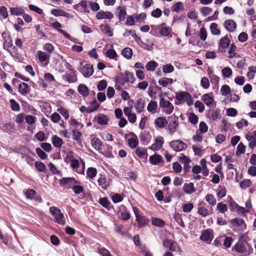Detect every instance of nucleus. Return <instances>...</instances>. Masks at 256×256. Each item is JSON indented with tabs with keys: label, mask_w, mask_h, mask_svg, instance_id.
<instances>
[{
	"label": "nucleus",
	"mask_w": 256,
	"mask_h": 256,
	"mask_svg": "<svg viewBox=\"0 0 256 256\" xmlns=\"http://www.w3.org/2000/svg\"><path fill=\"white\" fill-rule=\"evenodd\" d=\"M149 160L150 162L153 165H156L162 162H163L162 156L160 155L156 154H155L153 156H150Z\"/></svg>",
	"instance_id": "obj_22"
},
{
	"label": "nucleus",
	"mask_w": 256,
	"mask_h": 256,
	"mask_svg": "<svg viewBox=\"0 0 256 256\" xmlns=\"http://www.w3.org/2000/svg\"><path fill=\"white\" fill-rule=\"evenodd\" d=\"M206 201L211 206H214L216 204V200L215 197L212 194H208L206 196Z\"/></svg>",
	"instance_id": "obj_50"
},
{
	"label": "nucleus",
	"mask_w": 256,
	"mask_h": 256,
	"mask_svg": "<svg viewBox=\"0 0 256 256\" xmlns=\"http://www.w3.org/2000/svg\"><path fill=\"white\" fill-rule=\"evenodd\" d=\"M152 223L153 225L159 227H162L165 224L164 222L162 220L158 218H152Z\"/></svg>",
	"instance_id": "obj_56"
},
{
	"label": "nucleus",
	"mask_w": 256,
	"mask_h": 256,
	"mask_svg": "<svg viewBox=\"0 0 256 256\" xmlns=\"http://www.w3.org/2000/svg\"><path fill=\"white\" fill-rule=\"evenodd\" d=\"M91 144L92 148L97 151H100L102 149V141L97 138H94L91 140Z\"/></svg>",
	"instance_id": "obj_23"
},
{
	"label": "nucleus",
	"mask_w": 256,
	"mask_h": 256,
	"mask_svg": "<svg viewBox=\"0 0 256 256\" xmlns=\"http://www.w3.org/2000/svg\"><path fill=\"white\" fill-rule=\"evenodd\" d=\"M202 100L210 108L212 106L214 98L210 94H206L202 96Z\"/></svg>",
	"instance_id": "obj_28"
},
{
	"label": "nucleus",
	"mask_w": 256,
	"mask_h": 256,
	"mask_svg": "<svg viewBox=\"0 0 256 256\" xmlns=\"http://www.w3.org/2000/svg\"><path fill=\"white\" fill-rule=\"evenodd\" d=\"M158 107L157 103L156 102L151 100L147 106V110L152 113L154 114L156 112V110Z\"/></svg>",
	"instance_id": "obj_37"
},
{
	"label": "nucleus",
	"mask_w": 256,
	"mask_h": 256,
	"mask_svg": "<svg viewBox=\"0 0 256 256\" xmlns=\"http://www.w3.org/2000/svg\"><path fill=\"white\" fill-rule=\"evenodd\" d=\"M245 152V146L242 142L240 143L238 146L236 154L237 156H239Z\"/></svg>",
	"instance_id": "obj_58"
},
{
	"label": "nucleus",
	"mask_w": 256,
	"mask_h": 256,
	"mask_svg": "<svg viewBox=\"0 0 256 256\" xmlns=\"http://www.w3.org/2000/svg\"><path fill=\"white\" fill-rule=\"evenodd\" d=\"M36 56L39 62L43 66H46L48 65L50 58V54L42 50H38Z\"/></svg>",
	"instance_id": "obj_2"
},
{
	"label": "nucleus",
	"mask_w": 256,
	"mask_h": 256,
	"mask_svg": "<svg viewBox=\"0 0 256 256\" xmlns=\"http://www.w3.org/2000/svg\"><path fill=\"white\" fill-rule=\"evenodd\" d=\"M90 105L91 108H89L88 110H87V112L88 113H90L96 110L100 106V104L96 100H94L93 102H92L90 104Z\"/></svg>",
	"instance_id": "obj_57"
},
{
	"label": "nucleus",
	"mask_w": 256,
	"mask_h": 256,
	"mask_svg": "<svg viewBox=\"0 0 256 256\" xmlns=\"http://www.w3.org/2000/svg\"><path fill=\"white\" fill-rule=\"evenodd\" d=\"M174 70V67L171 64H166L162 67V71L165 74L172 72Z\"/></svg>",
	"instance_id": "obj_60"
},
{
	"label": "nucleus",
	"mask_w": 256,
	"mask_h": 256,
	"mask_svg": "<svg viewBox=\"0 0 256 256\" xmlns=\"http://www.w3.org/2000/svg\"><path fill=\"white\" fill-rule=\"evenodd\" d=\"M164 143V139L162 136H158L155 138V142L149 148L154 152L160 150L162 147Z\"/></svg>",
	"instance_id": "obj_7"
},
{
	"label": "nucleus",
	"mask_w": 256,
	"mask_h": 256,
	"mask_svg": "<svg viewBox=\"0 0 256 256\" xmlns=\"http://www.w3.org/2000/svg\"><path fill=\"white\" fill-rule=\"evenodd\" d=\"M2 129L4 132L8 133L12 132H14V126L10 123L4 124Z\"/></svg>",
	"instance_id": "obj_46"
},
{
	"label": "nucleus",
	"mask_w": 256,
	"mask_h": 256,
	"mask_svg": "<svg viewBox=\"0 0 256 256\" xmlns=\"http://www.w3.org/2000/svg\"><path fill=\"white\" fill-rule=\"evenodd\" d=\"M100 204L104 207L106 208L108 210H110V202L107 198H103L99 200Z\"/></svg>",
	"instance_id": "obj_49"
},
{
	"label": "nucleus",
	"mask_w": 256,
	"mask_h": 256,
	"mask_svg": "<svg viewBox=\"0 0 256 256\" xmlns=\"http://www.w3.org/2000/svg\"><path fill=\"white\" fill-rule=\"evenodd\" d=\"M217 210L221 213H224L228 210L226 204L222 202H218L217 204Z\"/></svg>",
	"instance_id": "obj_63"
},
{
	"label": "nucleus",
	"mask_w": 256,
	"mask_h": 256,
	"mask_svg": "<svg viewBox=\"0 0 256 256\" xmlns=\"http://www.w3.org/2000/svg\"><path fill=\"white\" fill-rule=\"evenodd\" d=\"M118 216L124 220H128L130 218V214L126 206L122 204L118 209L117 212Z\"/></svg>",
	"instance_id": "obj_6"
},
{
	"label": "nucleus",
	"mask_w": 256,
	"mask_h": 256,
	"mask_svg": "<svg viewBox=\"0 0 256 256\" xmlns=\"http://www.w3.org/2000/svg\"><path fill=\"white\" fill-rule=\"evenodd\" d=\"M190 98V94L186 92H181L176 94V98L178 101L188 100Z\"/></svg>",
	"instance_id": "obj_25"
},
{
	"label": "nucleus",
	"mask_w": 256,
	"mask_h": 256,
	"mask_svg": "<svg viewBox=\"0 0 256 256\" xmlns=\"http://www.w3.org/2000/svg\"><path fill=\"white\" fill-rule=\"evenodd\" d=\"M165 24H160V34L161 36L170 38L172 37V29L170 27L166 26Z\"/></svg>",
	"instance_id": "obj_8"
},
{
	"label": "nucleus",
	"mask_w": 256,
	"mask_h": 256,
	"mask_svg": "<svg viewBox=\"0 0 256 256\" xmlns=\"http://www.w3.org/2000/svg\"><path fill=\"white\" fill-rule=\"evenodd\" d=\"M222 73L224 77L229 78L232 75V70L229 67H226L222 70Z\"/></svg>",
	"instance_id": "obj_51"
},
{
	"label": "nucleus",
	"mask_w": 256,
	"mask_h": 256,
	"mask_svg": "<svg viewBox=\"0 0 256 256\" xmlns=\"http://www.w3.org/2000/svg\"><path fill=\"white\" fill-rule=\"evenodd\" d=\"M224 26L226 30L229 32H234L236 27V22L232 20H226L224 23Z\"/></svg>",
	"instance_id": "obj_17"
},
{
	"label": "nucleus",
	"mask_w": 256,
	"mask_h": 256,
	"mask_svg": "<svg viewBox=\"0 0 256 256\" xmlns=\"http://www.w3.org/2000/svg\"><path fill=\"white\" fill-rule=\"evenodd\" d=\"M101 30L108 36L110 37L113 36V32L112 28L108 24H102L100 26Z\"/></svg>",
	"instance_id": "obj_30"
},
{
	"label": "nucleus",
	"mask_w": 256,
	"mask_h": 256,
	"mask_svg": "<svg viewBox=\"0 0 256 256\" xmlns=\"http://www.w3.org/2000/svg\"><path fill=\"white\" fill-rule=\"evenodd\" d=\"M184 10V4L182 2H176L172 7V10L176 12H178L182 11Z\"/></svg>",
	"instance_id": "obj_38"
},
{
	"label": "nucleus",
	"mask_w": 256,
	"mask_h": 256,
	"mask_svg": "<svg viewBox=\"0 0 256 256\" xmlns=\"http://www.w3.org/2000/svg\"><path fill=\"white\" fill-rule=\"evenodd\" d=\"M210 30L212 34L214 35H220V31L218 28V24L216 23H212L210 26Z\"/></svg>",
	"instance_id": "obj_47"
},
{
	"label": "nucleus",
	"mask_w": 256,
	"mask_h": 256,
	"mask_svg": "<svg viewBox=\"0 0 256 256\" xmlns=\"http://www.w3.org/2000/svg\"><path fill=\"white\" fill-rule=\"evenodd\" d=\"M86 176L90 178H94L97 174V170L94 168H89L86 170Z\"/></svg>",
	"instance_id": "obj_41"
},
{
	"label": "nucleus",
	"mask_w": 256,
	"mask_h": 256,
	"mask_svg": "<svg viewBox=\"0 0 256 256\" xmlns=\"http://www.w3.org/2000/svg\"><path fill=\"white\" fill-rule=\"evenodd\" d=\"M50 212L54 218V222L59 224L64 225L66 223L64 214L56 206H52L49 209Z\"/></svg>",
	"instance_id": "obj_1"
},
{
	"label": "nucleus",
	"mask_w": 256,
	"mask_h": 256,
	"mask_svg": "<svg viewBox=\"0 0 256 256\" xmlns=\"http://www.w3.org/2000/svg\"><path fill=\"white\" fill-rule=\"evenodd\" d=\"M170 148L175 152H178L187 148V145L180 140H173L170 142Z\"/></svg>",
	"instance_id": "obj_4"
},
{
	"label": "nucleus",
	"mask_w": 256,
	"mask_h": 256,
	"mask_svg": "<svg viewBox=\"0 0 256 256\" xmlns=\"http://www.w3.org/2000/svg\"><path fill=\"white\" fill-rule=\"evenodd\" d=\"M134 108L138 113H141L144 110V104L141 98L137 100Z\"/></svg>",
	"instance_id": "obj_33"
},
{
	"label": "nucleus",
	"mask_w": 256,
	"mask_h": 256,
	"mask_svg": "<svg viewBox=\"0 0 256 256\" xmlns=\"http://www.w3.org/2000/svg\"><path fill=\"white\" fill-rule=\"evenodd\" d=\"M158 66V64L154 60L150 61L146 66V69L148 71H154Z\"/></svg>",
	"instance_id": "obj_42"
},
{
	"label": "nucleus",
	"mask_w": 256,
	"mask_h": 256,
	"mask_svg": "<svg viewBox=\"0 0 256 256\" xmlns=\"http://www.w3.org/2000/svg\"><path fill=\"white\" fill-rule=\"evenodd\" d=\"M18 90L22 95L26 96L30 92V88L27 84L22 82L19 84Z\"/></svg>",
	"instance_id": "obj_18"
},
{
	"label": "nucleus",
	"mask_w": 256,
	"mask_h": 256,
	"mask_svg": "<svg viewBox=\"0 0 256 256\" xmlns=\"http://www.w3.org/2000/svg\"><path fill=\"white\" fill-rule=\"evenodd\" d=\"M10 12L12 15L20 16L24 13V10L20 7L10 8Z\"/></svg>",
	"instance_id": "obj_40"
},
{
	"label": "nucleus",
	"mask_w": 256,
	"mask_h": 256,
	"mask_svg": "<svg viewBox=\"0 0 256 256\" xmlns=\"http://www.w3.org/2000/svg\"><path fill=\"white\" fill-rule=\"evenodd\" d=\"M76 71H72V72H67L66 75V80L69 83H73L76 81L77 76Z\"/></svg>",
	"instance_id": "obj_26"
},
{
	"label": "nucleus",
	"mask_w": 256,
	"mask_h": 256,
	"mask_svg": "<svg viewBox=\"0 0 256 256\" xmlns=\"http://www.w3.org/2000/svg\"><path fill=\"white\" fill-rule=\"evenodd\" d=\"M172 79L166 78H162L158 80L159 84L164 87H166L168 84H172Z\"/></svg>",
	"instance_id": "obj_43"
},
{
	"label": "nucleus",
	"mask_w": 256,
	"mask_h": 256,
	"mask_svg": "<svg viewBox=\"0 0 256 256\" xmlns=\"http://www.w3.org/2000/svg\"><path fill=\"white\" fill-rule=\"evenodd\" d=\"M82 136V134L77 129H74L72 130V138L73 140L78 142Z\"/></svg>",
	"instance_id": "obj_48"
},
{
	"label": "nucleus",
	"mask_w": 256,
	"mask_h": 256,
	"mask_svg": "<svg viewBox=\"0 0 256 256\" xmlns=\"http://www.w3.org/2000/svg\"><path fill=\"white\" fill-rule=\"evenodd\" d=\"M10 108L12 110L15 112H18L20 110L19 104L14 99L10 100Z\"/></svg>",
	"instance_id": "obj_54"
},
{
	"label": "nucleus",
	"mask_w": 256,
	"mask_h": 256,
	"mask_svg": "<svg viewBox=\"0 0 256 256\" xmlns=\"http://www.w3.org/2000/svg\"><path fill=\"white\" fill-rule=\"evenodd\" d=\"M128 144L130 148L132 149L136 148L138 144V140L136 136L132 134V137L128 139Z\"/></svg>",
	"instance_id": "obj_20"
},
{
	"label": "nucleus",
	"mask_w": 256,
	"mask_h": 256,
	"mask_svg": "<svg viewBox=\"0 0 256 256\" xmlns=\"http://www.w3.org/2000/svg\"><path fill=\"white\" fill-rule=\"evenodd\" d=\"M52 142L53 145L57 148H60L64 144L62 140L56 135L52 138Z\"/></svg>",
	"instance_id": "obj_29"
},
{
	"label": "nucleus",
	"mask_w": 256,
	"mask_h": 256,
	"mask_svg": "<svg viewBox=\"0 0 256 256\" xmlns=\"http://www.w3.org/2000/svg\"><path fill=\"white\" fill-rule=\"evenodd\" d=\"M94 120H96L98 123L100 125H106L108 124V117L106 115L104 114H100L94 118Z\"/></svg>",
	"instance_id": "obj_21"
},
{
	"label": "nucleus",
	"mask_w": 256,
	"mask_h": 256,
	"mask_svg": "<svg viewBox=\"0 0 256 256\" xmlns=\"http://www.w3.org/2000/svg\"><path fill=\"white\" fill-rule=\"evenodd\" d=\"M234 249L238 253H244L246 250L244 242L242 240L238 241L235 244Z\"/></svg>",
	"instance_id": "obj_24"
},
{
	"label": "nucleus",
	"mask_w": 256,
	"mask_h": 256,
	"mask_svg": "<svg viewBox=\"0 0 256 256\" xmlns=\"http://www.w3.org/2000/svg\"><path fill=\"white\" fill-rule=\"evenodd\" d=\"M230 40L226 36H225L221 38L219 45L222 48H226L230 45Z\"/></svg>",
	"instance_id": "obj_36"
},
{
	"label": "nucleus",
	"mask_w": 256,
	"mask_h": 256,
	"mask_svg": "<svg viewBox=\"0 0 256 256\" xmlns=\"http://www.w3.org/2000/svg\"><path fill=\"white\" fill-rule=\"evenodd\" d=\"M114 17V14L110 12L100 11L96 13V18L98 20L102 19H112Z\"/></svg>",
	"instance_id": "obj_13"
},
{
	"label": "nucleus",
	"mask_w": 256,
	"mask_h": 256,
	"mask_svg": "<svg viewBox=\"0 0 256 256\" xmlns=\"http://www.w3.org/2000/svg\"><path fill=\"white\" fill-rule=\"evenodd\" d=\"M135 214L136 217V220L138 222L140 226H144L150 222V220L144 216H142L136 212Z\"/></svg>",
	"instance_id": "obj_14"
},
{
	"label": "nucleus",
	"mask_w": 256,
	"mask_h": 256,
	"mask_svg": "<svg viewBox=\"0 0 256 256\" xmlns=\"http://www.w3.org/2000/svg\"><path fill=\"white\" fill-rule=\"evenodd\" d=\"M194 206L192 203L184 204L182 206V211L184 212H190L193 209Z\"/></svg>",
	"instance_id": "obj_53"
},
{
	"label": "nucleus",
	"mask_w": 256,
	"mask_h": 256,
	"mask_svg": "<svg viewBox=\"0 0 256 256\" xmlns=\"http://www.w3.org/2000/svg\"><path fill=\"white\" fill-rule=\"evenodd\" d=\"M70 166L72 169L78 174H83L84 172V169L83 168L82 172H78V168L80 166V163L78 160L72 159L70 160Z\"/></svg>",
	"instance_id": "obj_34"
},
{
	"label": "nucleus",
	"mask_w": 256,
	"mask_h": 256,
	"mask_svg": "<svg viewBox=\"0 0 256 256\" xmlns=\"http://www.w3.org/2000/svg\"><path fill=\"white\" fill-rule=\"evenodd\" d=\"M212 230H206L204 231L202 234L200 236V238L201 240L206 241V242H211L212 240Z\"/></svg>",
	"instance_id": "obj_15"
},
{
	"label": "nucleus",
	"mask_w": 256,
	"mask_h": 256,
	"mask_svg": "<svg viewBox=\"0 0 256 256\" xmlns=\"http://www.w3.org/2000/svg\"><path fill=\"white\" fill-rule=\"evenodd\" d=\"M136 154L140 158H143L148 156L147 150L144 148L138 147L135 150Z\"/></svg>",
	"instance_id": "obj_32"
},
{
	"label": "nucleus",
	"mask_w": 256,
	"mask_h": 256,
	"mask_svg": "<svg viewBox=\"0 0 256 256\" xmlns=\"http://www.w3.org/2000/svg\"><path fill=\"white\" fill-rule=\"evenodd\" d=\"M36 168L40 172H44L46 170V168L44 164L40 162H36L34 163Z\"/></svg>",
	"instance_id": "obj_61"
},
{
	"label": "nucleus",
	"mask_w": 256,
	"mask_h": 256,
	"mask_svg": "<svg viewBox=\"0 0 256 256\" xmlns=\"http://www.w3.org/2000/svg\"><path fill=\"white\" fill-rule=\"evenodd\" d=\"M236 46L234 44H232L230 47L228 51V57L230 58H232L236 56Z\"/></svg>",
	"instance_id": "obj_55"
},
{
	"label": "nucleus",
	"mask_w": 256,
	"mask_h": 256,
	"mask_svg": "<svg viewBox=\"0 0 256 256\" xmlns=\"http://www.w3.org/2000/svg\"><path fill=\"white\" fill-rule=\"evenodd\" d=\"M124 115L128 117V121L134 124L136 120V116L134 113L132 112V107H124L123 110Z\"/></svg>",
	"instance_id": "obj_9"
},
{
	"label": "nucleus",
	"mask_w": 256,
	"mask_h": 256,
	"mask_svg": "<svg viewBox=\"0 0 256 256\" xmlns=\"http://www.w3.org/2000/svg\"><path fill=\"white\" fill-rule=\"evenodd\" d=\"M98 252L102 256H112L110 251L104 248H100L98 249Z\"/></svg>",
	"instance_id": "obj_64"
},
{
	"label": "nucleus",
	"mask_w": 256,
	"mask_h": 256,
	"mask_svg": "<svg viewBox=\"0 0 256 256\" xmlns=\"http://www.w3.org/2000/svg\"><path fill=\"white\" fill-rule=\"evenodd\" d=\"M123 75L124 76V78H125L126 82H130L132 83H133L134 82L135 78L134 74L128 71L125 72Z\"/></svg>",
	"instance_id": "obj_44"
},
{
	"label": "nucleus",
	"mask_w": 256,
	"mask_h": 256,
	"mask_svg": "<svg viewBox=\"0 0 256 256\" xmlns=\"http://www.w3.org/2000/svg\"><path fill=\"white\" fill-rule=\"evenodd\" d=\"M168 121L164 117H159L154 120L156 126L160 128H164L168 124Z\"/></svg>",
	"instance_id": "obj_16"
},
{
	"label": "nucleus",
	"mask_w": 256,
	"mask_h": 256,
	"mask_svg": "<svg viewBox=\"0 0 256 256\" xmlns=\"http://www.w3.org/2000/svg\"><path fill=\"white\" fill-rule=\"evenodd\" d=\"M160 25H158V26L152 25V26H151L152 29H151V30L150 32V34L154 36H158L159 33L158 31V30L160 31Z\"/></svg>",
	"instance_id": "obj_62"
},
{
	"label": "nucleus",
	"mask_w": 256,
	"mask_h": 256,
	"mask_svg": "<svg viewBox=\"0 0 256 256\" xmlns=\"http://www.w3.org/2000/svg\"><path fill=\"white\" fill-rule=\"evenodd\" d=\"M132 50L128 47L125 48L122 51V54L126 58L129 60L132 58Z\"/></svg>",
	"instance_id": "obj_35"
},
{
	"label": "nucleus",
	"mask_w": 256,
	"mask_h": 256,
	"mask_svg": "<svg viewBox=\"0 0 256 256\" xmlns=\"http://www.w3.org/2000/svg\"><path fill=\"white\" fill-rule=\"evenodd\" d=\"M118 10V16L119 20L120 21H124L126 18V14L125 8L123 7L119 6Z\"/></svg>",
	"instance_id": "obj_45"
},
{
	"label": "nucleus",
	"mask_w": 256,
	"mask_h": 256,
	"mask_svg": "<svg viewBox=\"0 0 256 256\" xmlns=\"http://www.w3.org/2000/svg\"><path fill=\"white\" fill-rule=\"evenodd\" d=\"M80 184H76L72 188L73 192L76 194H78L81 192H82L84 190V188L80 185Z\"/></svg>",
	"instance_id": "obj_52"
},
{
	"label": "nucleus",
	"mask_w": 256,
	"mask_h": 256,
	"mask_svg": "<svg viewBox=\"0 0 256 256\" xmlns=\"http://www.w3.org/2000/svg\"><path fill=\"white\" fill-rule=\"evenodd\" d=\"M57 111L60 112L62 116L66 119L68 120L70 116L68 110L64 108H60L57 110Z\"/></svg>",
	"instance_id": "obj_59"
},
{
	"label": "nucleus",
	"mask_w": 256,
	"mask_h": 256,
	"mask_svg": "<svg viewBox=\"0 0 256 256\" xmlns=\"http://www.w3.org/2000/svg\"><path fill=\"white\" fill-rule=\"evenodd\" d=\"M42 49L46 51L47 54L50 55V54L54 52V47L52 44L48 42L44 44Z\"/></svg>",
	"instance_id": "obj_39"
},
{
	"label": "nucleus",
	"mask_w": 256,
	"mask_h": 256,
	"mask_svg": "<svg viewBox=\"0 0 256 256\" xmlns=\"http://www.w3.org/2000/svg\"><path fill=\"white\" fill-rule=\"evenodd\" d=\"M60 184L67 188H72L76 184H81L80 182L74 178H63L60 180Z\"/></svg>",
	"instance_id": "obj_5"
},
{
	"label": "nucleus",
	"mask_w": 256,
	"mask_h": 256,
	"mask_svg": "<svg viewBox=\"0 0 256 256\" xmlns=\"http://www.w3.org/2000/svg\"><path fill=\"white\" fill-rule=\"evenodd\" d=\"M160 105L162 108L164 112L167 114H170L173 112V104L164 98H161Z\"/></svg>",
	"instance_id": "obj_3"
},
{
	"label": "nucleus",
	"mask_w": 256,
	"mask_h": 256,
	"mask_svg": "<svg viewBox=\"0 0 256 256\" xmlns=\"http://www.w3.org/2000/svg\"><path fill=\"white\" fill-rule=\"evenodd\" d=\"M98 185L104 190H107L110 185V180H107L104 176H101L98 180Z\"/></svg>",
	"instance_id": "obj_19"
},
{
	"label": "nucleus",
	"mask_w": 256,
	"mask_h": 256,
	"mask_svg": "<svg viewBox=\"0 0 256 256\" xmlns=\"http://www.w3.org/2000/svg\"><path fill=\"white\" fill-rule=\"evenodd\" d=\"M50 26L54 28L57 30V31L64 35L66 38L72 40L71 36L64 30L60 29L62 27V25L58 22H55L50 24Z\"/></svg>",
	"instance_id": "obj_11"
},
{
	"label": "nucleus",
	"mask_w": 256,
	"mask_h": 256,
	"mask_svg": "<svg viewBox=\"0 0 256 256\" xmlns=\"http://www.w3.org/2000/svg\"><path fill=\"white\" fill-rule=\"evenodd\" d=\"M78 92L80 94L84 97L88 96L89 94L88 88L84 84H80L78 86Z\"/></svg>",
	"instance_id": "obj_31"
},
{
	"label": "nucleus",
	"mask_w": 256,
	"mask_h": 256,
	"mask_svg": "<svg viewBox=\"0 0 256 256\" xmlns=\"http://www.w3.org/2000/svg\"><path fill=\"white\" fill-rule=\"evenodd\" d=\"M183 190L184 192L186 194H192L195 192V188L192 182L184 184Z\"/></svg>",
	"instance_id": "obj_27"
},
{
	"label": "nucleus",
	"mask_w": 256,
	"mask_h": 256,
	"mask_svg": "<svg viewBox=\"0 0 256 256\" xmlns=\"http://www.w3.org/2000/svg\"><path fill=\"white\" fill-rule=\"evenodd\" d=\"M80 70L84 78H89L94 72L93 66L88 64H84Z\"/></svg>",
	"instance_id": "obj_10"
},
{
	"label": "nucleus",
	"mask_w": 256,
	"mask_h": 256,
	"mask_svg": "<svg viewBox=\"0 0 256 256\" xmlns=\"http://www.w3.org/2000/svg\"><path fill=\"white\" fill-rule=\"evenodd\" d=\"M205 204L204 202H202L200 204L199 208H198V214L202 216L203 217H206L209 215L210 214L213 213V209L210 208V211H209L205 206Z\"/></svg>",
	"instance_id": "obj_12"
}]
</instances>
